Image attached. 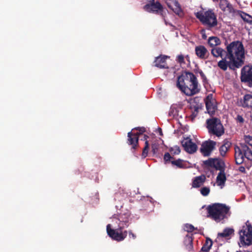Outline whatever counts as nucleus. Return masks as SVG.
<instances>
[{
  "mask_svg": "<svg viewBox=\"0 0 252 252\" xmlns=\"http://www.w3.org/2000/svg\"><path fill=\"white\" fill-rule=\"evenodd\" d=\"M227 51L216 47L212 49L211 53L216 58L220 57L221 60L218 63V67L223 71L228 67L234 70L240 68L244 63L245 50L241 42L233 41L226 47Z\"/></svg>",
  "mask_w": 252,
  "mask_h": 252,
  "instance_id": "f257e3e1",
  "label": "nucleus"
},
{
  "mask_svg": "<svg viewBox=\"0 0 252 252\" xmlns=\"http://www.w3.org/2000/svg\"><path fill=\"white\" fill-rule=\"evenodd\" d=\"M177 87L186 95H193L200 91L199 84L195 75L189 72H185L178 77Z\"/></svg>",
  "mask_w": 252,
  "mask_h": 252,
  "instance_id": "f03ea898",
  "label": "nucleus"
},
{
  "mask_svg": "<svg viewBox=\"0 0 252 252\" xmlns=\"http://www.w3.org/2000/svg\"><path fill=\"white\" fill-rule=\"evenodd\" d=\"M207 217L217 222H219L227 218V214L229 213L230 207L224 204L214 203L208 206Z\"/></svg>",
  "mask_w": 252,
  "mask_h": 252,
  "instance_id": "7ed1b4c3",
  "label": "nucleus"
},
{
  "mask_svg": "<svg viewBox=\"0 0 252 252\" xmlns=\"http://www.w3.org/2000/svg\"><path fill=\"white\" fill-rule=\"evenodd\" d=\"M195 15L202 24L206 26L208 30L218 25L217 15L213 9H209L206 11H199L195 13Z\"/></svg>",
  "mask_w": 252,
  "mask_h": 252,
  "instance_id": "20e7f679",
  "label": "nucleus"
},
{
  "mask_svg": "<svg viewBox=\"0 0 252 252\" xmlns=\"http://www.w3.org/2000/svg\"><path fill=\"white\" fill-rule=\"evenodd\" d=\"M239 234L240 243L243 246L252 245V225L249 220L240 229Z\"/></svg>",
  "mask_w": 252,
  "mask_h": 252,
  "instance_id": "39448f33",
  "label": "nucleus"
},
{
  "mask_svg": "<svg viewBox=\"0 0 252 252\" xmlns=\"http://www.w3.org/2000/svg\"><path fill=\"white\" fill-rule=\"evenodd\" d=\"M147 3L143 7L144 11L157 15H159L166 23V13L164 12V8L161 3L155 0H147Z\"/></svg>",
  "mask_w": 252,
  "mask_h": 252,
  "instance_id": "423d86ee",
  "label": "nucleus"
},
{
  "mask_svg": "<svg viewBox=\"0 0 252 252\" xmlns=\"http://www.w3.org/2000/svg\"><path fill=\"white\" fill-rule=\"evenodd\" d=\"M207 128L209 133L218 137L221 136L224 133V127L220 120L216 117L207 119L206 121Z\"/></svg>",
  "mask_w": 252,
  "mask_h": 252,
  "instance_id": "0eeeda50",
  "label": "nucleus"
},
{
  "mask_svg": "<svg viewBox=\"0 0 252 252\" xmlns=\"http://www.w3.org/2000/svg\"><path fill=\"white\" fill-rule=\"evenodd\" d=\"M124 228H121L119 226L117 229L111 228V225L108 224L106 227V230L108 235L113 240L120 242L123 241L127 235L126 230L123 231Z\"/></svg>",
  "mask_w": 252,
  "mask_h": 252,
  "instance_id": "6e6552de",
  "label": "nucleus"
},
{
  "mask_svg": "<svg viewBox=\"0 0 252 252\" xmlns=\"http://www.w3.org/2000/svg\"><path fill=\"white\" fill-rule=\"evenodd\" d=\"M240 79L242 83L252 87V65H245L242 68Z\"/></svg>",
  "mask_w": 252,
  "mask_h": 252,
  "instance_id": "1a4fd4ad",
  "label": "nucleus"
},
{
  "mask_svg": "<svg viewBox=\"0 0 252 252\" xmlns=\"http://www.w3.org/2000/svg\"><path fill=\"white\" fill-rule=\"evenodd\" d=\"M130 213L127 211L126 212L121 213L119 215H114L113 218L119 221V226L125 228L127 227L130 224Z\"/></svg>",
  "mask_w": 252,
  "mask_h": 252,
  "instance_id": "9d476101",
  "label": "nucleus"
},
{
  "mask_svg": "<svg viewBox=\"0 0 252 252\" xmlns=\"http://www.w3.org/2000/svg\"><path fill=\"white\" fill-rule=\"evenodd\" d=\"M216 144V142L212 140L203 142L200 148L201 153L205 157L209 156L214 149Z\"/></svg>",
  "mask_w": 252,
  "mask_h": 252,
  "instance_id": "9b49d317",
  "label": "nucleus"
},
{
  "mask_svg": "<svg viewBox=\"0 0 252 252\" xmlns=\"http://www.w3.org/2000/svg\"><path fill=\"white\" fill-rule=\"evenodd\" d=\"M181 144L185 151L189 154H193L197 150V145L189 137L184 138L181 141Z\"/></svg>",
  "mask_w": 252,
  "mask_h": 252,
  "instance_id": "f8f14e48",
  "label": "nucleus"
},
{
  "mask_svg": "<svg viewBox=\"0 0 252 252\" xmlns=\"http://www.w3.org/2000/svg\"><path fill=\"white\" fill-rule=\"evenodd\" d=\"M138 140L139 137L137 134L132 131L128 132L127 143L132 146V149L135 150L137 149L138 146Z\"/></svg>",
  "mask_w": 252,
  "mask_h": 252,
  "instance_id": "ddd939ff",
  "label": "nucleus"
},
{
  "mask_svg": "<svg viewBox=\"0 0 252 252\" xmlns=\"http://www.w3.org/2000/svg\"><path fill=\"white\" fill-rule=\"evenodd\" d=\"M196 55L200 59L204 60L208 58L209 52L203 45H198L195 47Z\"/></svg>",
  "mask_w": 252,
  "mask_h": 252,
  "instance_id": "4468645a",
  "label": "nucleus"
},
{
  "mask_svg": "<svg viewBox=\"0 0 252 252\" xmlns=\"http://www.w3.org/2000/svg\"><path fill=\"white\" fill-rule=\"evenodd\" d=\"M234 150L236 163L237 164L240 165L244 162L245 159L242 147L235 146L234 147Z\"/></svg>",
  "mask_w": 252,
  "mask_h": 252,
  "instance_id": "2eb2a0df",
  "label": "nucleus"
},
{
  "mask_svg": "<svg viewBox=\"0 0 252 252\" xmlns=\"http://www.w3.org/2000/svg\"><path fill=\"white\" fill-rule=\"evenodd\" d=\"M168 57L165 55H160L156 58L154 61L155 66L159 68H168L166 60Z\"/></svg>",
  "mask_w": 252,
  "mask_h": 252,
  "instance_id": "dca6fc26",
  "label": "nucleus"
},
{
  "mask_svg": "<svg viewBox=\"0 0 252 252\" xmlns=\"http://www.w3.org/2000/svg\"><path fill=\"white\" fill-rule=\"evenodd\" d=\"M219 7L224 12L227 11L229 13H232L234 11L232 5L227 0H220Z\"/></svg>",
  "mask_w": 252,
  "mask_h": 252,
  "instance_id": "f3484780",
  "label": "nucleus"
},
{
  "mask_svg": "<svg viewBox=\"0 0 252 252\" xmlns=\"http://www.w3.org/2000/svg\"><path fill=\"white\" fill-rule=\"evenodd\" d=\"M206 179L204 175L195 177L192 179L191 186L193 188H198L200 187L205 182Z\"/></svg>",
  "mask_w": 252,
  "mask_h": 252,
  "instance_id": "a211bd4d",
  "label": "nucleus"
},
{
  "mask_svg": "<svg viewBox=\"0 0 252 252\" xmlns=\"http://www.w3.org/2000/svg\"><path fill=\"white\" fill-rule=\"evenodd\" d=\"M193 238L192 234H187L184 240V245L185 246L186 249L189 252L193 250Z\"/></svg>",
  "mask_w": 252,
  "mask_h": 252,
  "instance_id": "6ab92c4d",
  "label": "nucleus"
},
{
  "mask_svg": "<svg viewBox=\"0 0 252 252\" xmlns=\"http://www.w3.org/2000/svg\"><path fill=\"white\" fill-rule=\"evenodd\" d=\"M231 146V143L227 140L223 141V144L220 146L219 149L220 155L222 157L225 156L226 153L229 149Z\"/></svg>",
  "mask_w": 252,
  "mask_h": 252,
  "instance_id": "aec40b11",
  "label": "nucleus"
},
{
  "mask_svg": "<svg viewBox=\"0 0 252 252\" xmlns=\"http://www.w3.org/2000/svg\"><path fill=\"white\" fill-rule=\"evenodd\" d=\"M245 158L252 161V151L246 144H241Z\"/></svg>",
  "mask_w": 252,
  "mask_h": 252,
  "instance_id": "412c9836",
  "label": "nucleus"
},
{
  "mask_svg": "<svg viewBox=\"0 0 252 252\" xmlns=\"http://www.w3.org/2000/svg\"><path fill=\"white\" fill-rule=\"evenodd\" d=\"M234 230L233 228L226 227L223 229L222 232L218 233V238H227L232 234H234Z\"/></svg>",
  "mask_w": 252,
  "mask_h": 252,
  "instance_id": "4be33fe9",
  "label": "nucleus"
},
{
  "mask_svg": "<svg viewBox=\"0 0 252 252\" xmlns=\"http://www.w3.org/2000/svg\"><path fill=\"white\" fill-rule=\"evenodd\" d=\"M226 180V178L224 170L223 172H220L217 177V183L218 185L220 186H224Z\"/></svg>",
  "mask_w": 252,
  "mask_h": 252,
  "instance_id": "5701e85b",
  "label": "nucleus"
},
{
  "mask_svg": "<svg viewBox=\"0 0 252 252\" xmlns=\"http://www.w3.org/2000/svg\"><path fill=\"white\" fill-rule=\"evenodd\" d=\"M221 42L219 38L216 36L210 37L208 40V44L212 47H216L217 46L220 45Z\"/></svg>",
  "mask_w": 252,
  "mask_h": 252,
  "instance_id": "b1692460",
  "label": "nucleus"
},
{
  "mask_svg": "<svg viewBox=\"0 0 252 252\" xmlns=\"http://www.w3.org/2000/svg\"><path fill=\"white\" fill-rule=\"evenodd\" d=\"M206 107L208 113L213 114L216 110V106L213 104L212 100L206 101Z\"/></svg>",
  "mask_w": 252,
  "mask_h": 252,
  "instance_id": "393cba45",
  "label": "nucleus"
},
{
  "mask_svg": "<svg viewBox=\"0 0 252 252\" xmlns=\"http://www.w3.org/2000/svg\"><path fill=\"white\" fill-rule=\"evenodd\" d=\"M224 163L218 159H215L214 161V165L213 168H215L216 170H220V172H223L224 170Z\"/></svg>",
  "mask_w": 252,
  "mask_h": 252,
  "instance_id": "a878e982",
  "label": "nucleus"
},
{
  "mask_svg": "<svg viewBox=\"0 0 252 252\" xmlns=\"http://www.w3.org/2000/svg\"><path fill=\"white\" fill-rule=\"evenodd\" d=\"M244 105L247 107H252V95L246 94L244 96Z\"/></svg>",
  "mask_w": 252,
  "mask_h": 252,
  "instance_id": "bb28decb",
  "label": "nucleus"
},
{
  "mask_svg": "<svg viewBox=\"0 0 252 252\" xmlns=\"http://www.w3.org/2000/svg\"><path fill=\"white\" fill-rule=\"evenodd\" d=\"M212 244L213 242L212 240L210 238H207L205 244L203 245L201 248V251L204 252H208L211 248Z\"/></svg>",
  "mask_w": 252,
  "mask_h": 252,
  "instance_id": "cd10ccee",
  "label": "nucleus"
},
{
  "mask_svg": "<svg viewBox=\"0 0 252 252\" xmlns=\"http://www.w3.org/2000/svg\"><path fill=\"white\" fill-rule=\"evenodd\" d=\"M174 7L171 8L175 13L179 15L182 13V10L180 3L177 0H174L173 2Z\"/></svg>",
  "mask_w": 252,
  "mask_h": 252,
  "instance_id": "c85d7f7f",
  "label": "nucleus"
},
{
  "mask_svg": "<svg viewBox=\"0 0 252 252\" xmlns=\"http://www.w3.org/2000/svg\"><path fill=\"white\" fill-rule=\"evenodd\" d=\"M171 163L172 165L176 166L177 167L179 168H185V164L184 163L183 160L178 158V159L172 160L171 161Z\"/></svg>",
  "mask_w": 252,
  "mask_h": 252,
  "instance_id": "c756f323",
  "label": "nucleus"
},
{
  "mask_svg": "<svg viewBox=\"0 0 252 252\" xmlns=\"http://www.w3.org/2000/svg\"><path fill=\"white\" fill-rule=\"evenodd\" d=\"M240 16L244 21L250 24L252 23V17L246 13L241 12Z\"/></svg>",
  "mask_w": 252,
  "mask_h": 252,
  "instance_id": "7c9ffc66",
  "label": "nucleus"
},
{
  "mask_svg": "<svg viewBox=\"0 0 252 252\" xmlns=\"http://www.w3.org/2000/svg\"><path fill=\"white\" fill-rule=\"evenodd\" d=\"M149 142L148 141H146L145 142V146L143 149L142 154V157L143 158H144L147 156L148 151H149Z\"/></svg>",
  "mask_w": 252,
  "mask_h": 252,
  "instance_id": "2f4dec72",
  "label": "nucleus"
},
{
  "mask_svg": "<svg viewBox=\"0 0 252 252\" xmlns=\"http://www.w3.org/2000/svg\"><path fill=\"white\" fill-rule=\"evenodd\" d=\"M215 159V158H209L208 160L204 161L203 163L206 166L213 167L214 165Z\"/></svg>",
  "mask_w": 252,
  "mask_h": 252,
  "instance_id": "473e14b6",
  "label": "nucleus"
},
{
  "mask_svg": "<svg viewBox=\"0 0 252 252\" xmlns=\"http://www.w3.org/2000/svg\"><path fill=\"white\" fill-rule=\"evenodd\" d=\"M196 73H198L200 74L204 85L208 83L207 77L201 70L199 69Z\"/></svg>",
  "mask_w": 252,
  "mask_h": 252,
  "instance_id": "72a5a7b5",
  "label": "nucleus"
},
{
  "mask_svg": "<svg viewBox=\"0 0 252 252\" xmlns=\"http://www.w3.org/2000/svg\"><path fill=\"white\" fill-rule=\"evenodd\" d=\"M210 191V188L209 187H204L200 189L201 194L204 196H207Z\"/></svg>",
  "mask_w": 252,
  "mask_h": 252,
  "instance_id": "f704fd0d",
  "label": "nucleus"
},
{
  "mask_svg": "<svg viewBox=\"0 0 252 252\" xmlns=\"http://www.w3.org/2000/svg\"><path fill=\"white\" fill-rule=\"evenodd\" d=\"M165 163H167L168 162H170L172 160H173L174 158L173 157H171L169 153H166L164 155L163 158Z\"/></svg>",
  "mask_w": 252,
  "mask_h": 252,
  "instance_id": "c9c22d12",
  "label": "nucleus"
},
{
  "mask_svg": "<svg viewBox=\"0 0 252 252\" xmlns=\"http://www.w3.org/2000/svg\"><path fill=\"white\" fill-rule=\"evenodd\" d=\"M194 229L195 228L192 224L187 223L184 226V230L188 232H192Z\"/></svg>",
  "mask_w": 252,
  "mask_h": 252,
  "instance_id": "e433bc0d",
  "label": "nucleus"
},
{
  "mask_svg": "<svg viewBox=\"0 0 252 252\" xmlns=\"http://www.w3.org/2000/svg\"><path fill=\"white\" fill-rule=\"evenodd\" d=\"M176 61L180 64H185L186 63L185 62V57L182 54L177 56Z\"/></svg>",
  "mask_w": 252,
  "mask_h": 252,
  "instance_id": "4c0bfd02",
  "label": "nucleus"
},
{
  "mask_svg": "<svg viewBox=\"0 0 252 252\" xmlns=\"http://www.w3.org/2000/svg\"><path fill=\"white\" fill-rule=\"evenodd\" d=\"M170 151L174 155H178L181 152L180 147L178 146H175L171 148Z\"/></svg>",
  "mask_w": 252,
  "mask_h": 252,
  "instance_id": "58836bf2",
  "label": "nucleus"
},
{
  "mask_svg": "<svg viewBox=\"0 0 252 252\" xmlns=\"http://www.w3.org/2000/svg\"><path fill=\"white\" fill-rule=\"evenodd\" d=\"M192 114L191 115V117L192 119L194 118L198 114L199 107L198 106H194L193 108H192Z\"/></svg>",
  "mask_w": 252,
  "mask_h": 252,
  "instance_id": "ea45409f",
  "label": "nucleus"
},
{
  "mask_svg": "<svg viewBox=\"0 0 252 252\" xmlns=\"http://www.w3.org/2000/svg\"><path fill=\"white\" fill-rule=\"evenodd\" d=\"M134 129H136V130H138V132H137L136 133H135L136 134L138 135V137H139V136L140 135L142 134L146 131V129H145V128L144 127H135L134 129H133L132 130H134Z\"/></svg>",
  "mask_w": 252,
  "mask_h": 252,
  "instance_id": "a19ab883",
  "label": "nucleus"
},
{
  "mask_svg": "<svg viewBox=\"0 0 252 252\" xmlns=\"http://www.w3.org/2000/svg\"><path fill=\"white\" fill-rule=\"evenodd\" d=\"M244 140L246 144L252 147V136L250 135L245 136Z\"/></svg>",
  "mask_w": 252,
  "mask_h": 252,
  "instance_id": "79ce46f5",
  "label": "nucleus"
},
{
  "mask_svg": "<svg viewBox=\"0 0 252 252\" xmlns=\"http://www.w3.org/2000/svg\"><path fill=\"white\" fill-rule=\"evenodd\" d=\"M158 151V145L155 143L152 145V151L154 154L157 153Z\"/></svg>",
  "mask_w": 252,
  "mask_h": 252,
  "instance_id": "37998d69",
  "label": "nucleus"
},
{
  "mask_svg": "<svg viewBox=\"0 0 252 252\" xmlns=\"http://www.w3.org/2000/svg\"><path fill=\"white\" fill-rule=\"evenodd\" d=\"M236 121L240 123H243L244 122V119L241 115H238L236 118Z\"/></svg>",
  "mask_w": 252,
  "mask_h": 252,
  "instance_id": "c03bdc74",
  "label": "nucleus"
},
{
  "mask_svg": "<svg viewBox=\"0 0 252 252\" xmlns=\"http://www.w3.org/2000/svg\"><path fill=\"white\" fill-rule=\"evenodd\" d=\"M129 236L130 238H132L133 239H135L136 237V236L135 234H134L132 231H129Z\"/></svg>",
  "mask_w": 252,
  "mask_h": 252,
  "instance_id": "a18cd8bd",
  "label": "nucleus"
},
{
  "mask_svg": "<svg viewBox=\"0 0 252 252\" xmlns=\"http://www.w3.org/2000/svg\"><path fill=\"white\" fill-rule=\"evenodd\" d=\"M186 60V61L188 62V63H190V58L189 55H187L185 57V60Z\"/></svg>",
  "mask_w": 252,
  "mask_h": 252,
  "instance_id": "49530a36",
  "label": "nucleus"
},
{
  "mask_svg": "<svg viewBox=\"0 0 252 252\" xmlns=\"http://www.w3.org/2000/svg\"><path fill=\"white\" fill-rule=\"evenodd\" d=\"M239 171H241V172L245 173L246 171L245 168L243 166H240L239 167Z\"/></svg>",
  "mask_w": 252,
  "mask_h": 252,
  "instance_id": "de8ad7c7",
  "label": "nucleus"
},
{
  "mask_svg": "<svg viewBox=\"0 0 252 252\" xmlns=\"http://www.w3.org/2000/svg\"><path fill=\"white\" fill-rule=\"evenodd\" d=\"M212 98V94H209L207 97H206V101H209V100H211Z\"/></svg>",
  "mask_w": 252,
  "mask_h": 252,
  "instance_id": "09e8293b",
  "label": "nucleus"
},
{
  "mask_svg": "<svg viewBox=\"0 0 252 252\" xmlns=\"http://www.w3.org/2000/svg\"><path fill=\"white\" fill-rule=\"evenodd\" d=\"M149 138V136L147 135H144V137H143V139L144 140H145L146 141H147V139Z\"/></svg>",
  "mask_w": 252,
  "mask_h": 252,
  "instance_id": "8fccbe9b",
  "label": "nucleus"
},
{
  "mask_svg": "<svg viewBox=\"0 0 252 252\" xmlns=\"http://www.w3.org/2000/svg\"><path fill=\"white\" fill-rule=\"evenodd\" d=\"M202 38L204 39H206V38H207V36H206V35L205 33L202 34Z\"/></svg>",
  "mask_w": 252,
  "mask_h": 252,
  "instance_id": "3c124183",
  "label": "nucleus"
},
{
  "mask_svg": "<svg viewBox=\"0 0 252 252\" xmlns=\"http://www.w3.org/2000/svg\"><path fill=\"white\" fill-rule=\"evenodd\" d=\"M244 252H250V251H244Z\"/></svg>",
  "mask_w": 252,
  "mask_h": 252,
  "instance_id": "603ef678",
  "label": "nucleus"
},
{
  "mask_svg": "<svg viewBox=\"0 0 252 252\" xmlns=\"http://www.w3.org/2000/svg\"><path fill=\"white\" fill-rule=\"evenodd\" d=\"M219 0H213V1L214 2H217V1H218Z\"/></svg>",
  "mask_w": 252,
  "mask_h": 252,
  "instance_id": "864d4df0",
  "label": "nucleus"
},
{
  "mask_svg": "<svg viewBox=\"0 0 252 252\" xmlns=\"http://www.w3.org/2000/svg\"><path fill=\"white\" fill-rule=\"evenodd\" d=\"M236 252H242V251H236Z\"/></svg>",
  "mask_w": 252,
  "mask_h": 252,
  "instance_id": "5fc2aeb1",
  "label": "nucleus"
},
{
  "mask_svg": "<svg viewBox=\"0 0 252 252\" xmlns=\"http://www.w3.org/2000/svg\"><path fill=\"white\" fill-rule=\"evenodd\" d=\"M204 31H205L204 30H202V32H204Z\"/></svg>",
  "mask_w": 252,
  "mask_h": 252,
  "instance_id": "6e6d98bb",
  "label": "nucleus"
}]
</instances>
